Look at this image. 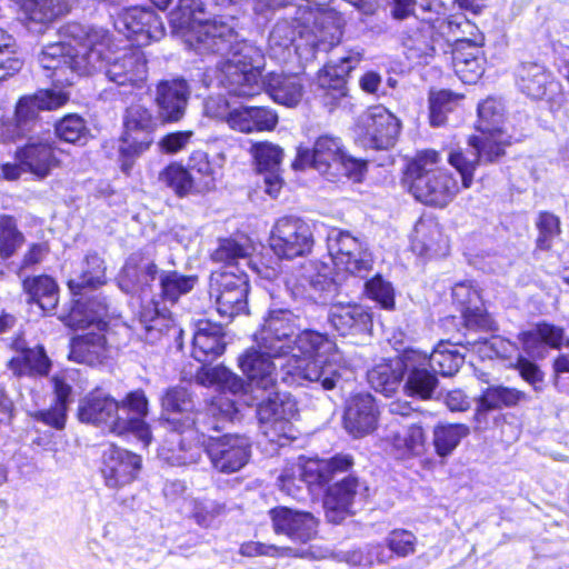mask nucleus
Segmentation results:
<instances>
[{
  "mask_svg": "<svg viewBox=\"0 0 569 569\" xmlns=\"http://www.w3.org/2000/svg\"><path fill=\"white\" fill-rule=\"evenodd\" d=\"M297 318L289 310H272L254 335L257 350H251V387L276 383V368L290 385L318 382L325 390L336 387L340 378L341 356L336 343L312 330L296 333Z\"/></svg>",
  "mask_w": 569,
  "mask_h": 569,
  "instance_id": "f257e3e1",
  "label": "nucleus"
},
{
  "mask_svg": "<svg viewBox=\"0 0 569 569\" xmlns=\"http://www.w3.org/2000/svg\"><path fill=\"white\" fill-rule=\"evenodd\" d=\"M59 36L58 42L43 47L38 60L43 69L52 71L54 81L71 84L74 74L92 73V67L100 61L103 29L72 22L61 27Z\"/></svg>",
  "mask_w": 569,
  "mask_h": 569,
  "instance_id": "f03ea898",
  "label": "nucleus"
},
{
  "mask_svg": "<svg viewBox=\"0 0 569 569\" xmlns=\"http://www.w3.org/2000/svg\"><path fill=\"white\" fill-rule=\"evenodd\" d=\"M212 260L226 264L223 271L212 272L210 278V296L218 313L229 319L247 315L249 257L246 249L233 239H223L213 251Z\"/></svg>",
  "mask_w": 569,
  "mask_h": 569,
  "instance_id": "7ed1b4c3",
  "label": "nucleus"
},
{
  "mask_svg": "<svg viewBox=\"0 0 569 569\" xmlns=\"http://www.w3.org/2000/svg\"><path fill=\"white\" fill-rule=\"evenodd\" d=\"M202 11L200 0H178V7L170 12V23L184 31L186 42L199 54L226 53L247 42L231 23L217 20L201 21L197 14Z\"/></svg>",
  "mask_w": 569,
  "mask_h": 569,
  "instance_id": "20e7f679",
  "label": "nucleus"
},
{
  "mask_svg": "<svg viewBox=\"0 0 569 569\" xmlns=\"http://www.w3.org/2000/svg\"><path fill=\"white\" fill-rule=\"evenodd\" d=\"M109 320V307L104 298H94L88 302L80 299L74 301L67 325L72 328H87L96 325L99 331H104ZM109 357V347L101 332H88L74 337L70 342L69 359L79 363L94 366Z\"/></svg>",
  "mask_w": 569,
  "mask_h": 569,
  "instance_id": "39448f33",
  "label": "nucleus"
},
{
  "mask_svg": "<svg viewBox=\"0 0 569 569\" xmlns=\"http://www.w3.org/2000/svg\"><path fill=\"white\" fill-rule=\"evenodd\" d=\"M440 156L435 150L420 153L407 171L409 190L420 202L433 207L448 206L459 192L456 178L447 169L437 164Z\"/></svg>",
  "mask_w": 569,
  "mask_h": 569,
  "instance_id": "423d86ee",
  "label": "nucleus"
},
{
  "mask_svg": "<svg viewBox=\"0 0 569 569\" xmlns=\"http://www.w3.org/2000/svg\"><path fill=\"white\" fill-rule=\"evenodd\" d=\"M126 407L104 391L97 389L87 395L79 402L78 417L81 422L101 427L117 436L132 433L147 447L151 440V430L147 422L139 418H124Z\"/></svg>",
  "mask_w": 569,
  "mask_h": 569,
  "instance_id": "0eeeda50",
  "label": "nucleus"
},
{
  "mask_svg": "<svg viewBox=\"0 0 569 569\" xmlns=\"http://www.w3.org/2000/svg\"><path fill=\"white\" fill-rule=\"evenodd\" d=\"M162 410L172 415L188 428L194 427L204 437L209 430H218L220 420H233L239 411L236 400L226 396L213 398L207 411H193V401L181 386L168 388L161 398Z\"/></svg>",
  "mask_w": 569,
  "mask_h": 569,
  "instance_id": "6e6552de",
  "label": "nucleus"
},
{
  "mask_svg": "<svg viewBox=\"0 0 569 569\" xmlns=\"http://www.w3.org/2000/svg\"><path fill=\"white\" fill-rule=\"evenodd\" d=\"M276 383L264 389L262 383H253L251 399L259 400L257 416L263 437L279 447L296 439V430L290 419L296 413V403L287 396L274 390Z\"/></svg>",
  "mask_w": 569,
  "mask_h": 569,
  "instance_id": "1a4fd4ad",
  "label": "nucleus"
},
{
  "mask_svg": "<svg viewBox=\"0 0 569 569\" xmlns=\"http://www.w3.org/2000/svg\"><path fill=\"white\" fill-rule=\"evenodd\" d=\"M248 52L249 44L243 42L226 53H218L223 58L219 63L218 79L226 88L228 96L209 97L204 102L207 116L224 120L239 92H247L249 88Z\"/></svg>",
  "mask_w": 569,
  "mask_h": 569,
  "instance_id": "9d476101",
  "label": "nucleus"
},
{
  "mask_svg": "<svg viewBox=\"0 0 569 569\" xmlns=\"http://www.w3.org/2000/svg\"><path fill=\"white\" fill-rule=\"evenodd\" d=\"M101 59L92 67V72L103 71L109 81L120 87L141 90L146 87L148 66L144 52L139 48L114 49L110 34L103 30Z\"/></svg>",
  "mask_w": 569,
  "mask_h": 569,
  "instance_id": "9b49d317",
  "label": "nucleus"
},
{
  "mask_svg": "<svg viewBox=\"0 0 569 569\" xmlns=\"http://www.w3.org/2000/svg\"><path fill=\"white\" fill-rule=\"evenodd\" d=\"M400 120L381 104L372 106L357 119L356 133L366 146L375 149L393 147L400 134Z\"/></svg>",
  "mask_w": 569,
  "mask_h": 569,
  "instance_id": "f8f14e48",
  "label": "nucleus"
},
{
  "mask_svg": "<svg viewBox=\"0 0 569 569\" xmlns=\"http://www.w3.org/2000/svg\"><path fill=\"white\" fill-rule=\"evenodd\" d=\"M269 241L272 251L278 257L293 259L311 251L313 234L305 220L286 216L274 223Z\"/></svg>",
  "mask_w": 569,
  "mask_h": 569,
  "instance_id": "ddd939ff",
  "label": "nucleus"
},
{
  "mask_svg": "<svg viewBox=\"0 0 569 569\" xmlns=\"http://www.w3.org/2000/svg\"><path fill=\"white\" fill-rule=\"evenodd\" d=\"M170 431L167 435L159 456L171 466H188L199 461L202 449L200 447L201 432L194 427L188 428L176 418H167Z\"/></svg>",
  "mask_w": 569,
  "mask_h": 569,
  "instance_id": "4468645a",
  "label": "nucleus"
},
{
  "mask_svg": "<svg viewBox=\"0 0 569 569\" xmlns=\"http://www.w3.org/2000/svg\"><path fill=\"white\" fill-rule=\"evenodd\" d=\"M505 142L502 139L495 140V146H491L489 137H471L468 148L449 153L448 161L460 173L465 189L471 187L479 163L493 162L505 154Z\"/></svg>",
  "mask_w": 569,
  "mask_h": 569,
  "instance_id": "2eb2a0df",
  "label": "nucleus"
},
{
  "mask_svg": "<svg viewBox=\"0 0 569 569\" xmlns=\"http://www.w3.org/2000/svg\"><path fill=\"white\" fill-rule=\"evenodd\" d=\"M114 27L137 47L148 46L164 36V27L160 17L153 10L144 7L123 10L118 16Z\"/></svg>",
  "mask_w": 569,
  "mask_h": 569,
  "instance_id": "dca6fc26",
  "label": "nucleus"
},
{
  "mask_svg": "<svg viewBox=\"0 0 569 569\" xmlns=\"http://www.w3.org/2000/svg\"><path fill=\"white\" fill-rule=\"evenodd\" d=\"M69 96L54 89L40 90L32 96L22 97L16 107L11 138L27 136L37 124L38 114L42 110H54L68 101Z\"/></svg>",
  "mask_w": 569,
  "mask_h": 569,
  "instance_id": "f3484780",
  "label": "nucleus"
},
{
  "mask_svg": "<svg viewBox=\"0 0 569 569\" xmlns=\"http://www.w3.org/2000/svg\"><path fill=\"white\" fill-rule=\"evenodd\" d=\"M14 158L23 166L24 172L38 180L46 179L60 166L53 141L48 134L29 137L23 146L17 148Z\"/></svg>",
  "mask_w": 569,
  "mask_h": 569,
  "instance_id": "a211bd4d",
  "label": "nucleus"
},
{
  "mask_svg": "<svg viewBox=\"0 0 569 569\" xmlns=\"http://www.w3.org/2000/svg\"><path fill=\"white\" fill-rule=\"evenodd\" d=\"M343 146L339 138L333 136L319 137L312 149L299 147L292 167L303 170L312 167L322 174L332 176L336 168L342 163Z\"/></svg>",
  "mask_w": 569,
  "mask_h": 569,
  "instance_id": "6ab92c4d",
  "label": "nucleus"
},
{
  "mask_svg": "<svg viewBox=\"0 0 569 569\" xmlns=\"http://www.w3.org/2000/svg\"><path fill=\"white\" fill-rule=\"evenodd\" d=\"M141 457L113 445L101 457V475L108 488L117 489L134 481L141 469Z\"/></svg>",
  "mask_w": 569,
  "mask_h": 569,
  "instance_id": "aec40b11",
  "label": "nucleus"
},
{
  "mask_svg": "<svg viewBox=\"0 0 569 569\" xmlns=\"http://www.w3.org/2000/svg\"><path fill=\"white\" fill-rule=\"evenodd\" d=\"M266 91L276 102L292 107L300 102L303 87L298 76L264 74L251 68V97Z\"/></svg>",
  "mask_w": 569,
  "mask_h": 569,
  "instance_id": "412c9836",
  "label": "nucleus"
},
{
  "mask_svg": "<svg viewBox=\"0 0 569 569\" xmlns=\"http://www.w3.org/2000/svg\"><path fill=\"white\" fill-rule=\"evenodd\" d=\"M403 390L407 396L430 399L438 385V379L427 361V353L407 349L403 351Z\"/></svg>",
  "mask_w": 569,
  "mask_h": 569,
  "instance_id": "4be33fe9",
  "label": "nucleus"
},
{
  "mask_svg": "<svg viewBox=\"0 0 569 569\" xmlns=\"http://www.w3.org/2000/svg\"><path fill=\"white\" fill-rule=\"evenodd\" d=\"M269 513L274 531L293 541L308 542L317 536L318 520L310 512L278 507Z\"/></svg>",
  "mask_w": 569,
  "mask_h": 569,
  "instance_id": "5701e85b",
  "label": "nucleus"
},
{
  "mask_svg": "<svg viewBox=\"0 0 569 569\" xmlns=\"http://www.w3.org/2000/svg\"><path fill=\"white\" fill-rule=\"evenodd\" d=\"M379 418L378 406L369 393H358L347 402L343 426L355 438L370 435L377 429Z\"/></svg>",
  "mask_w": 569,
  "mask_h": 569,
  "instance_id": "b1692460",
  "label": "nucleus"
},
{
  "mask_svg": "<svg viewBox=\"0 0 569 569\" xmlns=\"http://www.w3.org/2000/svg\"><path fill=\"white\" fill-rule=\"evenodd\" d=\"M206 451L212 466L220 472H236L247 462L248 453L244 447V440L237 436L226 435L220 438L209 437Z\"/></svg>",
  "mask_w": 569,
  "mask_h": 569,
  "instance_id": "393cba45",
  "label": "nucleus"
},
{
  "mask_svg": "<svg viewBox=\"0 0 569 569\" xmlns=\"http://www.w3.org/2000/svg\"><path fill=\"white\" fill-rule=\"evenodd\" d=\"M158 268L154 260L142 251L131 253L118 277L122 291L131 295L143 293L154 281Z\"/></svg>",
  "mask_w": 569,
  "mask_h": 569,
  "instance_id": "a878e982",
  "label": "nucleus"
},
{
  "mask_svg": "<svg viewBox=\"0 0 569 569\" xmlns=\"http://www.w3.org/2000/svg\"><path fill=\"white\" fill-rule=\"evenodd\" d=\"M366 490L367 487L356 477H347L329 487L323 499L328 521L341 522L351 512L355 499Z\"/></svg>",
  "mask_w": 569,
  "mask_h": 569,
  "instance_id": "bb28decb",
  "label": "nucleus"
},
{
  "mask_svg": "<svg viewBox=\"0 0 569 569\" xmlns=\"http://www.w3.org/2000/svg\"><path fill=\"white\" fill-rule=\"evenodd\" d=\"M453 301L461 307L462 317L468 328L490 330L492 320L482 309L479 290L472 281L458 282L452 288Z\"/></svg>",
  "mask_w": 569,
  "mask_h": 569,
  "instance_id": "cd10ccee",
  "label": "nucleus"
},
{
  "mask_svg": "<svg viewBox=\"0 0 569 569\" xmlns=\"http://www.w3.org/2000/svg\"><path fill=\"white\" fill-rule=\"evenodd\" d=\"M452 63L457 76L465 83H476L485 71L481 42L457 39L452 51Z\"/></svg>",
  "mask_w": 569,
  "mask_h": 569,
  "instance_id": "c85d7f7f",
  "label": "nucleus"
},
{
  "mask_svg": "<svg viewBox=\"0 0 569 569\" xmlns=\"http://www.w3.org/2000/svg\"><path fill=\"white\" fill-rule=\"evenodd\" d=\"M253 154L258 176L262 178L264 192L271 198H277L282 188V180L279 174L282 150L269 142H258L253 144Z\"/></svg>",
  "mask_w": 569,
  "mask_h": 569,
  "instance_id": "c756f323",
  "label": "nucleus"
},
{
  "mask_svg": "<svg viewBox=\"0 0 569 569\" xmlns=\"http://www.w3.org/2000/svg\"><path fill=\"white\" fill-rule=\"evenodd\" d=\"M412 250L422 257L445 256L448 252V239L443 236L439 222L432 217H421L413 229Z\"/></svg>",
  "mask_w": 569,
  "mask_h": 569,
  "instance_id": "7c9ffc66",
  "label": "nucleus"
},
{
  "mask_svg": "<svg viewBox=\"0 0 569 569\" xmlns=\"http://www.w3.org/2000/svg\"><path fill=\"white\" fill-rule=\"evenodd\" d=\"M329 321L341 335L368 333L372 328V316L357 303L337 302L331 306Z\"/></svg>",
  "mask_w": 569,
  "mask_h": 569,
  "instance_id": "2f4dec72",
  "label": "nucleus"
},
{
  "mask_svg": "<svg viewBox=\"0 0 569 569\" xmlns=\"http://www.w3.org/2000/svg\"><path fill=\"white\" fill-rule=\"evenodd\" d=\"M189 88L184 80L161 81L157 87L156 102L163 121H178L184 114Z\"/></svg>",
  "mask_w": 569,
  "mask_h": 569,
  "instance_id": "473e14b6",
  "label": "nucleus"
},
{
  "mask_svg": "<svg viewBox=\"0 0 569 569\" xmlns=\"http://www.w3.org/2000/svg\"><path fill=\"white\" fill-rule=\"evenodd\" d=\"M518 89L531 99L543 98L548 90L557 86L547 68L537 62H521L515 71Z\"/></svg>",
  "mask_w": 569,
  "mask_h": 569,
  "instance_id": "72a5a7b5",
  "label": "nucleus"
},
{
  "mask_svg": "<svg viewBox=\"0 0 569 569\" xmlns=\"http://www.w3.org/2000/svg\"><path fill=\"white\" fill-rule=\"evenodd\" d=\"M224 348L222 327L200 320L193 333L192 357L199 362H207L221 356Z\"/></svg>",
  "mask_w": 569,
  "mask_h": 569,
  "instance_id": "f704fd0d",
  "label": "nucleus"
},
{
  "mask_svg": "<svg viewBox=\"0 0 569 569\" xmlns=\"http://www.w3.org/2000/svg\"><path fill=\"white\" fill-rule=\"evenodd\" d=\"M352 465L351 456L337 455L330 459H309L298 470L300 480L307 485H325L337 473L349 470Z\"/></svg>",
  "mask_w": 569,
  "mask_h": 569,
  "instance_id": "c9c22d12",
  "label": "nucleus"
},
{
  "mask_svg": "<svg viewBox=\"0 0 569 569\" xmlns=\"http://www.w3.org/2000/svg\"><path fill=\"white\" fill-rule=\"evenodd\" d=\"M106 281V266L97 253H88L73 267L68 279V287L73 296L81 295L83 289L96 288Z\"/></svg>",
  "mask_w": 569,
  "mask_h": 569,
  "instance_id": "e433bc0d",
  "label": "nucleus"
},
{
  "mask_svg": "<svg viewBox=\"0 0 569 569\" xmlns=\"http://www.w3.org/2000/svg\"><path fill=\"white\" fill-rule=\"evenodd\" d=\"M502 123L503 106L499 100L488 98L479 104L477 129L480 134L478 137H489L491 146H495V140H506L505 148L510 143V136L503 132Z\"/></svg>",
  "mask_w": 569,
  "mask_h": 569,
  "instance_id": "4c0bfd02",
  "label": "nucleus"
},
{
  "mask_svg": "<svg viewBox=\"0 0 569 569\" xmlns=\"http://www.w3.org/2000/svg\"><path fill=\"white\" fill-rule=\"evenodd\" d=\"M388 440L393 455L399 459H411L426 451V435L421 426L410 425L392 431Z\"/></svg>",
  "mask_w": 569,
  "mask_h": 569,
  "instance_id": "58836bf2",
  "label": "nucleus"
},
{
  "mask_svg": "<svg viewBox=\"0 0 569 569\" xmlns=\"http://www.w3.org/2000/svg\"><path fill=\"white\" fill-rule=\"evenodd\" d=\"M52 382L56 395L54 403L49 409L37 410L30 416L36 421L42 422L57 430H61L66 426L68 405L72 388L59 377H54Z\"/></svg>",
  "mask_w": 569,
  "mask_h": 569,
  "instance_id": "ea45409f",
  "label": "nucleus"
},
{
  "mask_svg": "<svg viewBox=\"0 0 569 569\" xmlns=\"http://www.w3.org/2000/svg\"><path fill=\"white\" fill-rule=\"evenodd\" d=\"M563 337V330L560 327L549 323H539L533 329L520 333L519 340L528 356L542 358V345L550 346L551 348H560Z\"/></svg>",
  "mask_w": 569,
  "mask_h": 569,
  "instance_id": "a19ab883",
  "label": "nucleus"
},
{
  "mask_svg": "<svg viewBox=\"0 0 569 569\" xmlns=\"http://www.w3.org/2000/svg\"><path fill=\"white\" fill-rule=\"evenodd\" d=\"M139 326L140 338L149 343L160 341L170 330L177 331L172 326V320L154 302L141 306Z\"/></svg>",
  "mask_w": 569,
  "mask_h": 569,
  "instance_id": "79ce46f5",
  "label": "nucleus"
},
{
  "mask_svg": "<svg viewBox=\"0 0 569 569\" xmlns=\"http://www.w3.org/2000/svg\"><path fill=\"white\" fill-rule=\"evenodd\" d=\"M300 284L303 288V293L313 300L322 299L326 293L335 291L330 268L317 260L308 261L302 267Z\"/></svg>",
  "mask_w": 569,
  "mask_h": 569,
  "instance_id": "37998d69",
  "label": "nucleus"
},
{
  "mask_svg": "<svg viewBox=\"0 0 569 569\" xmlns=\"http://www.w3.org/2000/svg\"><path fill=\"white\" fill-rule=\"evenodd\" d=\"M403 353L388 362L376 365L368 371V381L371 387L386 396H391L403 379Z\"/></svg>",
  "mask_w": 569,
  "mask_h": 569,
  "instance_id": "c03bdc74",
  "label": "nucleus"
},
{
  "mask_svg": "<svg viewBox=\"0 0 569 569\" xmlns=\"http://www.w3.org/2000/svg\"><path fill=\"white\" fill-rule=\"evenodd\" d=\"M196 381L203 387H214L223 393L228 391L234 397L244 389L243 380L224 366L202 367L196 375Z\"/></svg>",
  "mask_w": 569,
  "mask_h": 569,
  "instance_id": "a18cd8bd",
  "label": "nucleus"
},
{
  "mask_svg": "<svg viewBox=\"0 0 569 569\" xmlns=\"http://www.w3.org/2000/svg\"><path fill=\"white\" fill-rule=\"evenodd\" d=\"M361 57V52L351 51L347 56L341 57L335 67H330V69L333 71L336 80L323 94V102L325 104L329 106L330 109L339 106L340 102L347 97V88L343 77L347 76L359 63Z\"/></svg>",
  "mask_w": 569,
  "mask_h": 569,
  "instance_id": "49530a36",
  "label": "nucleus"
},
{
  "mask_svg": "<svg viewBox=\"0 0 569 569\" xmlns=\"http://www.w3.org/2000/svg\"><path fill=\"white\" fill-rule=\"evenodd\" d=\"M527 400L528 396L523 391L505 386H491L488 387L480 396L478 401V410H498L503 407L517 406L518 403Z\"/></svg>",
  "mask_w": 569,
  "mask_h": 569,
  "instance_id": "de8ad7c7",
  "label": "nucleus"
},
{
  "mask_svg": "<svg viewBox=\"0 0 569 569\" xmlns=\"http://www.w3.org/2000/svg\"><path fill=\"white\" fill-rule=\"evenodd\" d=\"M23 287L44 312L52 311L58 303V287L54 280L48 276H39L23 281Z\"/></svg>",
  "mask_w": 569,
  "mask_h": 569,
  "instance_id": "09e8293b",
  "label": "nucleus"
},
{
  "mask_svg": "<svg viewBox=\"0 0 569 569\" xmlns=\"http://www.w3.org/2000/svg\"><path fill=\"white\" fill-rule=\"evenodd\" d=\"M49 359L44 349L37 346L32 349H26L10 361V368L19 376L24 375H47L49 371Z\"/></svg>",
  "mask_w": 569,
  "mask_h": 569,
  "instance_id": "8fccbe9b",
  "label": "nucleus"
},
{
  "mask_svg": "<svg viewBox=\"0 0 569 569\" xmlns=\"http://www.w3.org/2000/svg\"><path fill=\"white\" fill-rule=\"evenodd\" d=\"M151 142L150 137L138 138L123 132L118 147V162L123 173L130 174L136 160L150 148Z\"/></svg>",
  "mask_w": 569,
  "mask_h": 569,
  "instance_id": "3c124183",
  "label": "nucleus"
},
{
  "mask_svg": "<svg viewBox=\"0 0 569 569\" xmlns=\"http://www.w3.org/2000/svg\"><path fill=\"white\" fill-rule=\"evenodd\" d=\"M470 433V428L463 423L437 425L433 429V446L440 457L449 456Z\"/></svg>",
  "mask_w": 569,
  "mask_h": 569,
  "instance_id": "603ef678",
  "label": "nucleus"
},
{
  "mask_svg": "<svg viewBox=\"0 0 569 569\" xmlns=\"http://www.w3.org/2000/svg\"><path fill=\"white\" fill-rule=\"evenodd\" d=\"M313 40L311 44L316 48L332 47L341 37V30L337 17L332 12H319L313 21Z\"/></svg>",
  "mask_w": 569,
  "mask_h": 569,
  "instance_id": "864d4df0",
  "label": "nucleus"
},
{
  "mask_svg": "<svg viewBox=\"0 0 569 569\" xmlns=\"http://www.w3.org/2000/svg\"><path fill=\"white\" fill-rule=\"evenodd\" d=\"M428 366L435 373L452 376L463 362V357L447 343H440L433 351L427 355Z\"/></svg>",
  "mask_w": 569,
  "mask_h": 569,
  "instance_id": "5fc2aeb1",
  "label": "nucleus"
},
{
  "mask_svg": "<svg viewBox=\"0 0 569 569\" xmlns=\"http://www.w3.org/2000/svg\"><path fill=\"white\" fill-rule=\"evenodd\" d=\"M327 240L329 253L333 263H345L343 260L348 261L350 251L353 250V252H358L359 244L362 243L358 237L351 234L349 231L338 228L330 230Z\"/></svg>",
  "mask_w": 569,
  "mask_h": 569,
  "instance_id": "6e6d98bb",
  "label": "nucleus"
},
{
  "mask_svg": "<svg viewBox=\"0 0 569 569\" xmlns=\"http://www.w3.org/2000/svg\"><path fill=\"white\" fill-rule=\"evenodd\" d=\"M197 283V277L167 271L160 276L161 293L164 300L174 303L180 296L190 292Z\"/></svg>",
  "mask_w": 569,
  "mask_h": 569,
  "instance_id": "4d7b16f0",
  "label": "nucleus"
},
{
  "mask_svg": "<svg viewBox=\"0 0 569 569\" xmlns=\"http://www.w3.org/2000/svg\"><path fill=\"white\" fill-rule=\"evenodd\" d=\"M159 180L179 197L189 194L194 188L190 171L178 163H171L164 168L159 174Z\"/></svg>",
  "mask_w": 569,
  "mask_h": 569,
  "instance_id": "13d9d810",
  "label": "nucleus"
},
{
  "mask_svg": "<svg viewBox=\"0 0 569 569\" xmlns=\"http://www.w3.org/2000/svg\"><path fill=\"white\" fill-rule=\"evenodd\" d=\"M57 137L68 143H86L89 129L84 120L78 114L63 117L54 127Z\"/></svg>",
  "mask_w": 569,
  "mask_h": 569,
  "instance_id": "bf43d9fd",
  "label": "nucleus"
},
{
  "mask_svg": "<svg viewBox=\"0 0 569 569\" xmlns=\"http://www.w3.org/2000/svg\"><path fill=\"white\" fill-rule=\"evenodd\" d=\"M123 126L124 132L131 134L142 133L143 137H149V133L154 129L156 122L147 108L140 104H132L126 110Z\"/></svg>",
  "mask_w": 569,
  "mask_h": 569,
  "instance_id": "052dcab7",
  "label": "nucleus"
},
{
  "mask_svg": "<svg viewBox=\"0 0 569 569\" xmlns=\"http://www.w3.org/2000/svg\"><path fill=\"white\" fill-rule=\"evenodd\" d=\"M23 234L17 229L16 221L10 216L0 217V256L8 259L22 246Z\"/></svg>",
  "mask_w": 569,
  "mask_h": 569,
  "instance_id": "680f3d73",
  "label": "nucleus"
},
{
  "mask_svg": "<svg viewBox=\"0 0 569 569\" xmlns=\"http://www.w3.org/2000/svg\"><path fill=\"white\" fill-rule=\"evenodd\" d=\"M460 98V96L453 94L451 91L447 90L431 92L429 98L431 126H442L446 122L447 113L457 106Z\"/></svg>",
  "mask_w": 569,
  "mask_h": 569,
  "instance_id": "e2e57ef3",
  "label": "nucleus"
},
{
  "mask_svg": "<svg viewBox=\"0 0 569 569\" xmlns=\"http://www.w3.org/2000/svg\"><path fill=\"white\" fill-rule=\"evenodd\" d=\"M345 262L346 263H335V266L337 267L338 270L363 278L372 269L373 258L371 252L362 242L361 244H359L358 252H353V250L350 251V254L348 256V261Z\"/></svg>",
  "mask_w": 569,
  "mask_h": 569,
  "instance_id": "0e129e2a",
  "label": "nucleus"
},
{
  "mask_svg": "<svg viewBox=\"0 0 569 569\" xmlns=\"http://www.w3.org/2000/svg\"><path fill=\"white\" fill-rule=\"evenodd\" d=\"M224 121L231 130L249 132V89L247 92H239Z\"/></svg>",
  "mask_w": 569,
  "mask_h": 569,
  "instance_id": "69168bd1",
  "label": "nucleus"
},
{
  "mask_svg": "<svg viewBox=\"0 0 569 569\" xmlns=\"http://www.w3.org/2000/svg\"><path fill=\"white\" fill-rule=\"evenodd\" d=\"M433 31L432 26L429 22H418L416 29L409 31L405 44L412 50H416L418 54H428L433 49Z\"/></svg>",
  "mask_w": 569,
  "mask_h": 569,
  "instance_id": "338daca9",
  "label": "nucleus"
},
{
  "mask_svg": "<svg viewBox=\"0 0 569 569\" xmlns=\"http://www.w3.org/2000/svg\"><path fill=\"white\" fill-rule=\"evenodd\" d=\"M539 231L537 244L540 249H549L552 241L560 236V219L550 212H542L537 220Z\"/></svg>",
  "mask_w": 569,
  "mask_h": 569,
  "instance_id": "774afa93",
  "label": "nucleus"
}]
</instances>
